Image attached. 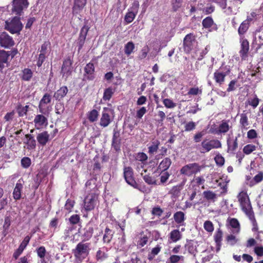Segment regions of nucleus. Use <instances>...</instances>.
Returning a JSON list of instances; mask_svg holds the SVG:
<instances>
[{
	"label": "nucleus",
	"mask_w": 263,
	"mask_h": 263,
	"mask_svg": "<svg viewBox=\"0 0 263 263\" xmlns=\"http://www.w3.org/2000/svg\"><path fill=\"white\" fill-rule=\"evenodd\" d=\"M237 198L240 203L242 210L247 215L253 224L256 223L254 213L249 200L248 195L245 192H241L237 195Z\"/></svg>",
	"instance_id": "1"
},
{
	"label": "nucleus",
	"mask_w": 263,
	"mask_h": 263,
	"mask_svg": "<svg viewBox=\"0 0 263 263\" xmlns=\"http://www.w3.org/2000/svg\"><path fill=\"white\" fill-rule=\"evenodd\" d=\"M23 27V25L21 22L20 18L17 16L9 18L5 22V29L11 34H19Z\"/></svg>",
	"instance_id": "2"
},
{
	"label": "nucleus",
	"mask_w": 263,
	"mask_h": 263,
	"mask_svg": "<svg viewBox=\"0 0 263 263\" xmlns=\"http://www.w3.org/2000/svg\"><path fill=\"white\" fill-rule=\"evenodd\" d=\"M90 243L83 241L79 243L73 251L74 256L76 259L81 261L85 258L89 254Z\"/></svg>",
	"instance_id": "3"
},
{
	"label": "nucleus",
	"mask_w": 263,
	"mask_h": 263,
	"mask_svg": "<svg viewBox=\"0 0 263 263\" xmlns=\"http://www.w3.org/2000/svg\"><path fill=\"white\" fill-rule=\"evenodd\" d=\"M114 111L108 107H104L102 112L99 124L103 127L108 126L113 119Z\"/></svg>",
	"instance_id": "4"
},
{
	"label": "nucleus",
	"mask_w": 263,
	"mask_h": 263,
	"mask_svg": "<svg viewBox=\"0 0 263 263\" xmlns=\"http://www.w3.org/2000/svg\"><path fill=\"white\" fill-rule=\"evenodd\" d=\"M98 196L95 193L88 194L84 200V208L86 211L93 210L97 202Z\"/></svg>",
	"instance_id": "5"
},
{
	"label": "nucleus",
	"mask_w": 263,
	"mask_h": 263,
	"mask_svg": "<svg viewBox=\"0 0 263 263\" xmlns=\"http://www.w3.org/2000/svg\"><path fill=\"white\" fill-rule=\"evenodd\" d=\"M202 153L208 152L214 148H220L221 147V142L218 140H204L201 142Z\"/></svg>",
	"instance_id": "6"
},
{
	"label": "nucleus",
	"mask_w": 263,
	"mask_h": 263,
	"mask_svg": "<svg viewBox=\"0 0 263 263\" xmlns=\"http://www.w3.org/2000/svg\"><path fill=\"white\" fill-rule=\"evenodd\" d=\"M139 7V2L137 1H135L132 4V6L128 9V12L125 16L124 20L127 23H130L135 19L138 13Z\"/></svg>",
	"instance_id": "7"
},
{
	"label": "nucleus",
	"mask_w": 263,
	"mask_h": 263,
	"mask_svg": "<svg viewBox=\"0 0 263 263\" xmlns=\"http://www.w3.org/2000/svg\"><path fill=\"white\" fill-rule=\"evenodd\" d=\"M200 170L201 166H199L198 164L194 163L187 164L182 167L180 170V172L182 174L190 176L200 172Z\"/></svg>",
	"instance_id": "8"
},
{
	"label": "nucleus",
	"mask_w": 263,
	"mask_h": 263,
	"mask_svg": "<svg viewBox=\"0 0 263 263\" xmlns=\"http://www.w3.org/2000/svg\"><path fill=\"white\" fill-rule=\"evenodd\" d=\"M28 5L27 0H13L12 11L16 14L21 15L23 10L28 7Z\"/></svg>",
	"instance_id": "9"
},
{
	"label": "nucleus",
	"mask_w": 263,
	"mask_h": 263,
	"mask_svg": "<svg viewBox=\"0 0 263 263\" xmlns=\"http://www.w3.org/2000/svg\"><path fill=\"white\" fill-rule=\"evenodd\" d=\"M124 176L126 182L135 189H138V185L133 178V171L130 167H125Z\"/></svg>",
	"instance_id": "10"
},
{
	"label": "nucleus",
	"mask_w": 263,
	"mask_h": 263,
	"mask_svg": "<svg viewBox=\"0 0 263 263\" xmlns=\"http://www.w3.org/2000/svg\"><path fill=\"white\" fill-rule=\"evenodd\" d=\"M195 43V36L193 34H187L183 40V49L186 53H189L193 48Z\"/></svg>",
	"instance_id": "11"
},
{
	"label": "nucleus",
	"mask_w": 263,
	"mask_h": 263,
	"mask_svg": "<svg viewBox=\"0 0 263 263\" xmlns=\"http://www.w3.org/2000/svg\"><path fill=\"white\" fill-rule=\"evenodd\" d=\"M14 45L12 37L6 32L0 34V45L5 48H9Z\"/></svg>",
	"instance_id": "12"
},
{
	"label": "nucleus",
	"mask_w": 263,
	"mask_h": 263,
	"mask_svg": "<svg viewBox=\"0 0 263 263\" xmlns=\"http://www.w3.org/2000/svg\"><path fill=\"white\" fill-rule=\"evenodd\" d=\"M33 122L35 127L37 129L43 128L48 125L47 118L42 114L36 115Z\"/></svg>",
	"instance_id": "13"
},
{
	"label": "nucleus",
	"mask_w": 263,
	"mask_h": 263,
	"mask_svg": "<svg viewBox=\"0 0 263 263\" xmlns=\"http://www.w3.org/2000/svg\"><path fill=\"white\" fill-rule=\"evenodd\" d=\"M229 70L223 71L222 68L220 67L216 70L214 73L213 79L219 86L221 85L224 82L226 76L229 74Z\"/></svg>",
	"instance_id": "14"
},
{
	"label": "nucleus",
	"mask_w": 263,
	"mask_h": 263,
	"mask_svg": "<svg viewBox=\"0 0 263 263\" xmlns=\"http://www.w3.org/2000/svg\"><path fill=\"white\" fill-rule=\"evenodd\" d=\"M51 101V96L49 94L45 93L40 101L39 109L40 113L45 115L47 110L45 109V105L50 103Z\"/></svg>",
	"instance_id": "15"
},
{
	"label": "nucleus",
	"mask_w": 263,
	"mask_h": 263,
	"mask_svg": "<svg viewBox=\"0 0 263 263\" xmlns=\"http://www.w3.org/2000/svg\"><path fill=\"white\" fill-rule=\"evenodd\" d=\"M108 250L106 247L99 249L96 253V259L97 261L102 262L108 257Z\"/></svg>",
	"instance_id": "16"
},
{
	"label": "nucleus",
	"mask_w": 263,
	"mask_h": 263,
	"mask_svg": "<svg viewBox=\"0 0 263 263\" xmlns=\"http://www.w3.org/2000/svg\"><path fill=\"white\" fill-rule=\"evenodd\" d=\"M71 65L72 62L70 59H66L64 61L61 69V73L63 77H67L71 74Z\"/></svg>",
	"instance_id": "17"
},
{
	"label": "nucleus",
	"mask_w": 263,
	"mask_h": 263,
	"mask_svg": "<svg viewBox=\"0 0 263 263\" xmlns=\"http://www.w3.org/2000/svg\"><path fill=\"white\" fill-rule=\"evenodd\" d=\"M203 27L205 29H209V31L216 30L217 26L216 24L214 23L212 18L210 16L205 18L202 22Z\"/></svg>",
	"instance_id": "18"
},
{
	"label": "nucleus",
	"mask_w": 263,
	"mask_h": 263,
	"mask_svg": "<svg viewBox=\"0 0 263 263\" xmlns=\"http://www.w3.org/2000/svg\"><path fill=\"white\" fill-rule=\"evenodd\" d=\"M249 49V42L241 37V50H240V55L242 59H245L247 57V54Z\"/></svg>",
	"instance_id": "19"
},
{
	"label": "nucleus",
	"mask_w": 263,
	"mask_h": 263,
	"mask_svg": "<svg viewBox=\"0 0 263 263\" xmlns=\"http://www.w3.org/2000/svg\"><path fill=\"white\" fill-rule=\"evenodd\" d=\"M84 77L88 80H92L94 79L95 66L93 63H88L84 68Z\"/></svg>",
	"instance_id": "20"
},
{
	"label": "nucleus",
	"mask_w": 263,
	"mask_h": 263,
	"mask_svg": "<svg viewBox=\"0 0 263 263\" xmlns=\"http://www.w3.org/2000/svg\"><path fill=\"white\" fill-rule=\"evenodd\" d=\"M240 134L238 135L237 137H236L235 139H228L227 140V144H228V152L233 154H234L235 151L238 147V142H237V138L238 137H240Z\"/></svg>",
	"instance_id": "21"
},
{
	"label": "nucleus",
	"mask_w": 263,
	"mask_h": 263,
	"mask_svg": "<svg viewBox=\"0 0 263 263\" xmlns=\"http://www.w3.org/2000/svg\"><path fill=\"white\" fill-rule=\"evenodd\" d=\"M26 140L24 143L27 145L28 149H34L36 147V141L31 134H26L25 135Z\"/></svg>",
	"instance_id": "22"
},
{
	"label": "nucleus",
	"mask_w": 263,
	"mask_h": 263,
	"mask_svg": "<svg viewBox=\"0 0 263 263\" xmlns=\"http://www.w3.org/2000/svg\"><path fill=\"white\" fill-rule=\"evenodd\" d=\"M50 135L47 131L39 133L36 137V139L40 144L45 145L49 140Z\"/></svg>",
	"instance_id": "23"
},
{
	"label": "nucleus",
	"mask_w": 263,
	"mask_h": 263,
	"mask_svg": "<svg viewBox=\"0 0 263 263\" xmlns=\"http://www.w3.org/2000/svg\"><path fill=\"white\" fill-rule=\"evenodd\" d=\"M174 219L176 223L180 226H183L185 220V214L183 212L178 211L174 213Z\"/></svg>",
	"instance_id": "24"
},
{
	"label": "nucleus",
	"mask_w": 263,
	"mask_h": 263,
	"mask_svg": "<svg viewBox=\"0 0 263 263\" xmlns=\"http://www.w3.org/2000/svg\"><path fill=\"white\" fill-rule=\"evenodd\" d=\"M252 20V18L248 17L246 20L241 23L238 30V34L240 36L243 35L247 31L249 27V22Z\"/></svg>",
	"instance_id": "25"
},
{
	"label": "nucleus",
	"mask_w": 263,
	"mask_h": 263,
	"mask_svg": "<svg viewBox=\"0 0 263 263\" xmlns=\"http://www.w3.org/2000/svg\"><path fill=\"white\" fill-rule=\"evenodd\" d=\"M9 54L5 50H0V70L7 65Z\"/></svg>",
	"instance_id": "26"
},
{
	"label": "nucleus",
	"mask_w": 263,
	"mask_h": 263,
	"mask_svg": "<svg viewBox=\"0 0 263 263\" xmlns=\"http://www.w3.org/2000/svg\"><path fill=\"white\" fill-rule=\"evenodd\" d=\"M23 186L19 180L16 183L13 192V198L15 200H19L21 198V192Z\"/></svg>",
	"instance_id": "27"
},
{
	"label": "nucleus",
	"mask_w": 263,
	"mask_h": 263,
	"mask_svg": "<svg viewBox=\"0 0 263 263\" xmlns=\"http://www.w3.org/2000/svg\"><path fill=\"white\" fill-rule=\"evenodd\" d=\"M223 233L222 231L219 229L214 235V240L216 243V251L218 252L221 246Z\"/></svg>",
	"instance_id": "28"
},
{
	"label": "nucleus",
	"mask_w": 263,
	"mask_h": 263,
	"mask_svg": "<svg viewBox=\"0 0 263 263\" xmlns=\"http://www.w3.org/2000/svg\"><path fill=\"white\" fill-rule=\"evenodd\" d=\"M67 92V87L66 86H62L54 93L53 97L56 100H60L66 95Z\"/></svg>",
	"instance_id": "29"
},
{
	"label": "nucleus",
	"mask_w": 263,
	"mask_h": 263,
	"mask_svg": "<svg viewBox=\"0 0 263 263\" xmlns=\"http://www.w3.org/2000/svg\"><path fill=\"white\" fill-rule=\"evenodd\" d=\"M86 0H75L73 7V12L78 13L85 6Z\"/></svg>",
	"instance_id": "30"
},
{
	"label": "nucleus",
	"mask_w": 263,
	"mask_h": 263,
	"mask_svg": "<svg viewBox=\"0 0 263 263\" xmlns=\"http://www.w3.org/2000/svg\"><path fill=\"white\" fill-rule=\"evenodd\" d=\"M121 139L119 137V133L115 132L112 137V146L117 151L120 149Z\"/></svg>",
	"instance_id": "31"
},
{
	"label": "nucleus",
	"mask_w": 263,
	"mask_h": 263,
	"mask_svg": "<svg viewBox=\"0 0 263 263\" xmlns=\"http://www.w3.org/2000/svg\"><path fill=\"white\" fill-rule=\"evenodd\" d=\"M171 163V160L169 158H165L159 164L158 170L161 172L165 171L169 168Z\"/></svg>",
	"instance_id": "32"
},
{
	"label": "nucleus",
	"mask_w": 263,
	"mask_h": 263,
	"mask_svg": "<svg viewBox=\"0 0 263 263\" xmlns=\"http://www.w3.org/2000/svg\"><path fill=\"white\" fill-rule=\"evenodd\" d=\"M114 232L112 230L106 228L105 230L104 234L103 237V241L104 243H109L112 238Z\"/></svg>",
	"instance_id": "33"
},
{
	"label": "nucleus",
	"mask_w": 263,
	"mask_h": 263,
	"mask_svg": "<svg viewBox=\"0 0 263 263\" xmlns=\"http://www.w3.org/2000/svg\"><path fill=\"white\" fill-rule=\"evenodd\" d=\"M160 145L159 141L155 140L152 141L151 145L148 147V153L151 155H154L157 152V151Z\"/></svg>",
	"instance_id": "34"
},
{
	"label": "nucleus",
	"mask_w": 263,
	"mask_h": 263,
	"mask_svg": "<svg viewBox=\"0 0 263 263\" xmlns=\"http://www.w3.org/2000/svg\"><path fill=\"white\" fill-rule=\"evenodd\" d=\"M182 237L181 232L177 229L172 231L170 234V238L173 242H177Z\"/></svg>",
	"instance_id": "35"
},
{
	"label": "nucleus",
	"mask_w": 263,
	"mask_h": 263,
	"mask_svg": "<svg viewBox=\"0 0 263 263\" xmlns=\"http://www.w3.org/2000/svg\"><path fill=\"white\" fill-rule=\"evenodd\" d=\"M88 119L90 122H94L98 120L99 112L96 109H92L87 114Z\"/></svg>",
	"instance_id": "36"
},
{
	"label": "nucleus",
	"mask_w": 263,
	"mask_h": 263,
	"mask_svg": "<svg viewBox=\"0 0 263 263\" xmlns=\"http://www.w3.org/2000/svg\"><path fill=\"white\" fill-rule=\"evenodd\" d=\"M115 92V89L112 88L111 87H109L107 88H106L104 90V92L103 93V100L105 101L109 100Z\"/></svg>",
	"instance_id": "37"
},
{
	"label": "nucleus",
	"mask_w": 263,
	"mask_h": 263,
	"mask_svg": "<svg viewBox=\"0 0 263 263\" xmlns=\"http://www.w3.org/2000/svg\"><path fill=\"white\" fill-rule=\"evenodd\" d=\"M93 231V228L91 227L85 229L84 233L82 235V241L88 240L92 237Z\"/></svg>",
	"instance_id": "38"
},
{
	"label": "nucleus",
	"mask_w": 263,
	"mask_h": 263,
	"mask_svg": "<svg viewBox=\"0 0 263 263\" xmlns=\"http://www.w3.org/2000/svg\"><path fill=\"white\" fill-rule=\"evenodd\" d=\"M135 48V44L132 42H128L125 45L124 52L125 54L129 56L131 54Z\"/></svg>",
	"instance_id": "39"
},
{
	"label": "nucleus",
	"mask_w": 263,
	"mask_h": 263,
	"mask_svg": "<svg viewBox=\"0 0 263 263\" xmlns=\"http://www.w3.org/2000/svg\"><path fill=\"white\" fill-rule=\"evenodd\" d=\"M204 197L208 200L214 202L217 198V195L211 191H204L203 193Z\"/></svg>",
	"instance_id": "40"
},
{
	"label": "nucleus",
	"mask_w": 263,
	"mask_h": 263,
	"mask_svg": "<svg viewBox=\"0 0 263 263\" xmlns=\"http://www.w3.org/2000/svg\"><path fill=\"white\" fill-rule=\"evenodd\" d=\"M32 74L31 69L25 68L23 70L22 79L24 81H28L32 77Z\"/></svg>",
	"instance_id": "41"
},
{
	"label": "nucleus",
	"mask_w": 263,
	"mask_h": 263,
	"mask_svg": "<svg viewBox=\"0 0 263 263\" xmlns=\"http://www.w3.org/2000/svg\"><path fill=\"white\" fill-rule=\"evenodd\" d=\"M149 51V48L147 45L144 46L142 49L140 50L139 54L138 56V58L139 60H143L145 59Z\"/></svg>",
	"instance_id": "42"
},
{
	"label": "nucleus",
	"mask_w": 263,
	"mask_h": 263,
	"mask_svg": "<svg viewBox=\"0 0 263 263\" xmlns=\"http://www.w3.org/2000/svg\"><path fill=\"white\" fill-rule=\"evenodd\" d=\"M256 149V146L252 144H249L244 146L243 152L246 155H249Z\"/></svg>",
	"instance_id": "43"
},
{
	"label": "nucleus",
	"mask_w": 263,
	"mask_h": 263,
	"mask_svg": "<svg viewBox=\"0 0 263 263\" xmlns=\"http://www.w3.org/2000/svg\"><path fill=\"white\" fill-rule=\"evenodd\" d=\"M226 240L228 245L234 246L238 242V239L234 235L230 234L227 236Z\"/></svg>",
	"instance_id": "44"
},
{
	"label": "nucleus",
	"mask_w": 263,
	"mask_h": 263,
	"mask_svg": "<svg viewBox=\"0 0 263 263\" xmlns=\"http://www.w3.org/2000/svg\"><path fill=\"white\" fill-rule=\"evenodd\" d=\"M196 124L193 121L185 123L184 130L185 132H190L195 129Z\"/></svg>",
	"instance_id": "45"
},
{
	"label": "nucleus",
	"mask_w": 263,
	"mask_h": 263,
	"mask_svg": "<svg viewBox=\"0 0 263 263\" xmlns=\"http://www.w3.org/2000/svg\"><path fill=\"white\" fill-rule=\"evenodd\" d=\"M229 125L227 122H222L219 126V132L220 133H226L229 130Z\"/></svg>",
	"instance_id": "46"
},
{
	"label": "nucleus",
	"mask_w": 263,
	"mask_h": 263,
	"mask_svg": "<svg viewBox=\"0 0 263 263\" xmlns=\"http://www.w3.org/2000/svg\"><path fill=\"white\" fill-rule=\"evenodd\" d=\"M203 227L208 232H212L214 231V226L211 221H205L204 223Z\"/></svg>",
	"instance_id": "47"
},
{
	"label": "nucleus",
	"mask_w": 263,
	"mask_h": 263,
	"mask_svg": "<svg viewBox=\"0 0 263 263\" xmlns=\"http://www.w3.org/2000/svg\"><path fill=\"white\" fill-rule=\"evenodd\" d=\"M230 225L233 228L236 229V232L238 233L239 231V223L238 220L236 218H232L229 221Z\"/></svg>",
	"instance_id": "48"
},
{
	"label": "nucleus",
	"mask_w": 263,
	"mask_h": 263,
	"mask_svg": "<svg viewBox=\"0 0 263 263\" xmlns=\"http://www.w3.org/2000/svg\"><path fill=\"white\" fill-rule=\"evenodd\" d=\"M88 31V28L87 27H86V26L83 27L81 30L80 35H79V37L78 39L85 41Z\"/></svg>",
	"instance_id": "49"
},
{
	"label": "nucleus",
	"mask_w": 263,
	"mask_h": 263,
	"mask_svg": "<svg viewBox=\"0 0 263 263\" xmlns=\"http://www.w3.org/2000/svg\"><path fill=\"white\" fill-rule=\"evenodd\" d=\"M240 119V123L243 128H246L248 125V117L246 114H241Z\"/></svg>",
	"instance_id": "50"
},
{
	"label": "nucleus",
	"mask_w": 263,
	"mask_h": 263,
	"mask_svg": "<svg viewBox=\"0 0 263 263\" xmlns=\"http://www.w3.org/2000/svg\"><path fill=\"white\" fill-rule=\"evenodd\" d=\"M163 103L164 106L168 108H173L176 106V103L169 99H164L163 100Z\"/></svg>",
	"instance_id": "51"
},
{
	"label": "nucleus",
	"mask_w": 263,
	"mask_h": 263,
	"mask_svg": "<svg viewBox=\"0 0 263 263\" xmlns=\"http://www.w3.org/2000/svg\"><path fill=\"white\" fill-rule=\"evenodd\" d=\"M31 164V159L29 157H24L21 160V165L24 168H28Z\"/></svg>",
	"instance_id": "52"
},
{
	"label": "nucleus",
	"mask_w": 263,
	"mask_h": 263,
	"mask_svg": "<svg viewBox=\"0 0 263 263\" xmlns=\"http://www.w3.org/2000/svg\"><path fill=\"white\" fill-rule=\"evenodd\" d=\"M143 178L145 182L148 184H157L156 180L149 175H145Z\"/></svg>",
	"instance_id": "53"
},
{
	"label": "nucleus",
	"mask_w": 263,
	"mask_h": 263,
	"mask_svg": "<svg viewBox=\"0 0 263 263\" xmlns=\"http://www.w3.org/2000/svg\"><path fill=\"white\" fill-rule=\"evenodd\" d=\"M37 255L41 258H44L46 254V249L44 247H40L36 250Z\"/></svg>",
	"instance_id": "54"
},
{
	"label": "nucleus",
	"mask_w": 263,
	"mask_h": 263,
	"mask_svg": "<svg viewBox=\"0 0 263 263\" xmlns=\"http://www.w3.org/2000/svg\"><path fill=\"white\" fill-rule=\"evenodd\" d=\"M74 204V201L73 200L68 199L65 204V209L68 211V212H70L73 207Z\"/></svg>",
	"instance_id": "55"
},
{
	"label": "nucleus",
	"mask_w": 263,
	"mask_h": 263,
	"mask_svg": "<svg viewBox=\"0 0 263 263\" xmlns=\"http://www.w3.org/2000/svg\"><path fill=\"white\" fill-rule=\"evenodd\" d=\"M30 237L29 236H26L24 238V240H23V241L22 242L21 245H20L19 248H21V249H22L23 250H24L25 249V248L26 247V246H27V245L28 244V243L30 241Z\"/></svg>",
	"instance_id": "56"
},
{
	"label": "nucleus",
	"mask_w": 263,
	"mask_h": 263,
	"mask_svg": "<svg viewBox=\"0 0 263 263\" xmlns=\"http://www.w3.org/2000/svg\"><path fill=\"white\" fill-rule=\"evenodd\" d=\"M253 180L254 181L255 184L262 181L263 180V172H260L258 174L256 175L254 177Z\"/></svg>",
	"instance_id": "57"
},
{
	"label": "nucleus",
	"mask_w": 263,
	"mask_h": 263,
	"mask_svg": "<svg viewBox=\"0 0 263 263\" xmlns=\"http://www.w3.org/2000/svg\"><path fill=\"white\" fill-rule=\"evenodd\" d=\"M136 159L137 160L143 162L147 159V156L144 153H139L137 154Z\"/></svg>",
	"instance_id": "58"
},
{
	"label": "nucleus",
	"mask_w": 263,
	"mask_h": 263,
	"mask_svg": "<svg viewBox=\"0 0 263 263\" xmlns=\"http://www.w3.org/2000/svg\"><path fill=\"white\" fill-rule=\"evenodd\" d=\"M163 212V211L162 209H161L159 206H157V207H155L153 209V210L152 211V213L154 215H156V216L160 217L161 216Z\"/></svg>",
	"instance_id": "59"
},
{
	"label": "nucleus",
	"mask_w": 263,
	"mask_h": 263,
	"mask_svg": "<svg viewBox=\"0 0 263 263\" xmlns=\"http://www.w3.org/2000/svg\"><path fill=\"white\" fill-rule=\"evenodd\" d=\"M215 160L216 164L219 166H222L224 164V159L221 155H216V157H215Z\"/></svg>",
	"instance_id": "60"
},
{
	"label": "nucleus",
	"mask_w": 263,
	"mask_h": 263,
	"mask_svg": "<svg viewBox=\"0 0 263 263\" xmlns=\"http://www.w3.org/2000/svg\"><path fill=\"white\" fill-rule=\"evenodd\" d=\"M79 221L80 216L77 214L73 215L69 218V221L72 224H77Z\"/></svg>",
	"instance_id": "61"
},
{
	"label": "nucleus",
	"mask_w": 263,
	"mask_h": 263,
	"mask_svg": "<svg viewBox=\"0 0 263 263\" xmlns=\"http://www.w3.org/2000/svg\"><path fill=\"white\" fill-rule=\"evenodd\" d=\"M96 180L95 179H91L88 180L85 183V185L89 189H95L96 188Z\"/></svg>",
	"instance_id": "62"
},
{
	"label": "nucleus",
	"mask_w": 263,
	"mask_h": 263,
	"mask_svg": "<svg viewBox=\"0 0 263 263\" xmlns=\"http://www.w3.org/2000/svg\"><path fill=\"white\" fill-rule=\"evenodd\" d=\"M146 109L145 107H141L137 111L136 117L141 119L143 116L146 113Z\"/></svg>",
	"instance_id": "63"
},
{
	"label": "nucleus",
	"mask_w": 263,
	"mask_h": 263,
	"mask_svg": "<svg viewBox=\"0 0 263 263\" xmlns=\"http://www.w3.org/2000/svg\"><path fill=\"white\" fill-rule=\"evenodd\" d=\"M249 105H251L253 108H256L259 104V99L257 97L249 100L248 101Z\"/></svg>",
	"instance_id": "64"
}]
</instances>
